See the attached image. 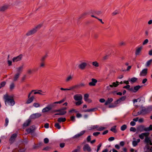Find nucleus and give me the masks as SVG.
<instances>
[{
	"mask_svg": "<svg viewBox=\"0 0 152 152\" xmlns=\"http://www.w3.org/2000/svg\"><path fill=\"white\" fill-rule=\"evenodd\" d=\"M74 99L76 101L82 100L83 97L81 94H76L74 96Z\"/></svg>",
	"mask_w": 152,
	"mask_h": 152,
	"instance_id": "obj_13",
	"label": "nucleus"
},
{
	"mask_svg": "<svg viewBox=\"0 0 152 152\" xmlns=\"http://www.w3.org/2000/svg\"><path fill=\"white\" fill-rule=\"evenodd\" d=\"M42 115L41 113H37L32 114L30 116V118L32 120H34L40 117Z\"/></svg>",
	"mask_w": 152,
	"mask_h": 152,
	"instance_id": "obj_5",
	"label": "nucleus"
},
{
	"mask_svg": "<svg viewBox=\"0 0 152 152\" xmlns=\"http://www.w3.org/2000/svg\"><path fill=\"white\" fill-rule=\"evenodd\" d=\"M5 103L6 105L7 103H10L11 106H13L15 103L13 97L11 96H9L7 94H6L4 96Z\"/></svg>",
	"mask_w": 152,
	"mask_h": 152,
	"instance_id": "obj_1",
	"label": "nucleus"
},
{
	"mask_svg": "<svg viewBox=\"0 0 152 152\" xmlns=\"http://www.w3.org/2000/svg\"><path fill=\"white\" fill-rule=\"evenodd\" d=\"M42 26V24H39L33 28L32 29L28 31L26 34V35L28 36L34 34L40 29Z\"/></svg>",
	"mask_w": 152,
	"mask_h": 152,
	"instance_id": "obj_2",
	"label": "nucleus"
},
{
	"mask_svg": "<svg viewBox=\"0 0 152 152\" xmlns=\"http://www.w3.org/2000/svg\"><path fill=\"white\" fill-rule=\"evenodd\" d=\"M82 100L78 101L77 102H76L75 103V104L76 106H79L81 105L83 103V102H82Z\"/></svg>",
	"mask_w": 152,
	"mask_h": 152,
	"instance_id": "obj_41",
	"label": "nucleus"
},
{
	"mask_svg": "<svg viewBox=\"0 0 152 152\" xmlns=\"http://www.w3.org/2000/svg\"><path fill=\"white\" fill-rule=\"evenodd\" d=\"M147 69H143L140 72V76H145L147 74Z\"/></svg>",
	"mask_w": 152,
	"mask_h": 152,
	"instance_id": "obj_16",
	"label": "nucleus"
},
{
	"mask_svg": "<svg viewBox=\"0 0 152 152\" xmlns=\"http://www.w3.org/2000/svg\"><path fill=\"white\" fill-rule=\"evenodd\" d=\"M119 82L116 81V82H113L112 84L114 87H117L119 85Z\"/></svg>",
	"mask_w": 152,
	"mask_h": 152,
	"instance_id": "obj_40",
	"label": "nucleus"
},
{
	"mask_svg": "<svg viewBox=\"0 0 152 152\" xmlns=\"http://www.w3.org/2000/svg\"><path fill=\"white\" fill-rule=\"evenodd\" d=\"M54 106L53 104H50L48 105L47 107L43 108L42 110V112L45 113L48 111L49 110H50L52 109V107Z\"/></svg>",
	"mask_w": 152,
	"mask_h": 152,
	"instance_id": "obj_8",
	"label": "nucleus"
},
{
	"mask_svg": "<svg viewBox=\"0 0 152 152\" xmlns=\"http://www.w3.org/2000/svg\"><path fill=\"white\" fill-rule=\"evenodd\" d=\"M14 87L15 85L14 83H11L10 86V89L11 90L13 89L14 88Z\"/></svg>",
	"mask_w": 152,
	"mask_h": 152,
	"instance_id": "obj_51",
	"label": "nucleus"
},
{
	"mask_svg": "<svg viewBox=\"0 0 152 152\" xmlns=\"http://www.w3.org/2000/svg\"><path fill=\"white\" fill-rule=\"evenodd\" d=\"M17 134L16 133L12 134L9 139V141L10 144L12 143L15 140V139L17 137Z\"/></svg>",
	"mask_w": 152,
	"mask_h": 152,
	"instance_id": "obj_9",
	"label": "nucleus"
},
{
	"mask_svg": "<svg viewBox=\"0 0 152 152\" xmlns=\"http://www.w3.org/2000/svg\"><path fill=\"white\" fill-rule=\"evenodd\" d=\"M141 111L142 112V114H145L148 113H147V111L146 109L144 107H142V109L141 110Z\"/></svg>",
	"mask_w": 152,
	"mask_h": 152,
	"instance_id": "obj_33",
	"label": "nucleus"
},
{
	"mask_svg": "<svg viewBox=\"0 0 152 152\" xmlns=\"http://www.w3.org/2000/svg\"><path fill=\"white\" fill-rule=\"evenodd\" d=\"M73 78V77L71 75H69L68 76L67 78H66L65 81L66 82H68L71 80Z\"/></svg>",
	"mask_w": 152,
	"mask_h": 152,
	"instance_id": "obj_28",
	"label": "nucleus"
},
{
	"mask_svg": "<svg viewBox=\"0 0 152 152\" xmlns=\"http://www.w3.org/2000/svg\"><path fill=\"white\" fill-rule=\"evenodd\" d=\"M91 139V136L90 135H89L87 138V141L88 142H90Z\"/></svg>",
	"mask_w": 152,
	"mask_h": 152,
	"instance_id": "obj_63",
	"label": "nucleus"
},
{
	"mask_svg": "<svg viewBox=\"0 0 152 152\" xmlns=\"http://www.w3.org/2000/svg\"><path fill=\"white\" fill-rule=\"evenodd\" d=\"M99 126L97 125L93 126L91 128V129H97L98 128Z\"/></svg>",
	"mask_w": 152,
	"mask_h": 152,
	"instance_id": "obj_50",
	"label": "nucleus"
},
{
	"mask_svg": "<svg viewBox=\"0 0 152 152\" xmlns=\"http://www.w3.org/2000/svg\"><path fill=\"white\" fill-rule=\"evenodd\" d=\"M146 109L147 111V113H149L152 110V106H148Z\"/></svg>",
	"mask_w": 152,
	"mask_h": 152,
	"instance_id": "obj_32",
	"label": "nucleus"
},
{
	"mask_svg": "<svg viewBox=\"0 0 152 152\" xmlns=\"http://www.w3.org/2000/svg\"><path fill=\"white\" fill-rule=\"evenodd\" d=\"M113 100V99L112 98H108L107 100H106L104 104L105 105H107L108 104H110Z\"/></svg>",
	"mask_w": 152,
	"mask_h": 152,
	"instance_id": "obj_22",
	"label": "nucleus"
},
{
	"mask_svg": "<svg viewBox=\"0 0 152 152\" xmlns=\"http://www.w3.org/2000/svg\"><path fill=\"white\" fill-rule=\"evenodd\" d=\"M142 86H141L140 85H138L136 86H134V88L133 87H131V89L132 90L131 91H132L134 93L136 92L139 89H140Z\"/></svg>",
	"mask_w": 152,
	"mask_h": 152,
	"instance_id": "obj_11",
	"label": "nucleus"
},
{
	"mask_svg": "<svg viewBox=\"0 0 152 152\" xmlns=\"http://www.w3.org/2000/svg\"><path fill=\"white\" fill-rule=\"evenodd\" d=\"M142 48V46H140L136 50L135 53V54L136 56L139 55H140V52L141 51Z\"/></svg>",
	"mask_w": 152,
	"mask_h": 152,
	"instance_id": "obj_20",
	"label": "nucleus"
},
{
	"mask_svg": "<svg viewBox=\"0 0 152 152\" xmlns=\"http://www.w3.org/2000/svg\"><path fill=\"white\" fill-rule=\"evenodd\" d=\"M92 64L96 67H98L99 66V64L97 61H94L92 62Z\"/></svg>",
	"mask_w": 152,
	"mask_h": 152,
	"instance_id": "obj_47",
	"label": "nucleus"
},
{
	"mask_svg": "<svg viewBox=\"0 0 152 152\" xmlns=\"http://www.w3.org/2000/svg\"><path fill=\"white\" fill-rule=\"evenodd\" d=\"M138 143L136 141L134 140L132 142V145L134 146H136L137 145Z\"/></svg>",
	"mask_w": 152,
	"mask_h": 152,
	"instance_id": "obj_58",
	"label": "nucleus"
},
{
	"mask_svg": "<svg viewBox=\"0 0 152 152\" xmlns=\"http://www.w3.org/2000/svg\"><path fill=\"white\" fill-rule=\"evenodd\" d=\"M27 74L31 75L32 73V70L31 69H28L27 71Z\"/></svg>",
	"mask_w": 152,
	"mask_h": 152,
	"instance_id": "obj_59",
	"label": "nucleus"
},
{
	"mask_svg": "<svg viewBox=\"0 0 152 152\" xmlns=\"http://www.w3.org/2000/svg\"><path fill=\"white\" fill-rule=\"evenodd\" d=\"M97 80L94 78L91 79V82L89 83L88 85L90 86H94L96 85V83H97Z\"/></svg>",
	"mask_w": 152,
	"mask_h": 152,
	"instance_id": "obj_17",
	"label": "nucleus"
},
{
	"mask_svg": "<svg viewBox=\"0 0 152 152\" xmlns=\"http://www.w3.org/2000/svg\"><path fill=\"white\" fill-rule=\"evenodd\" d=\"M26 131L28 134L31 133V135H32V133H34V129H32L31 128H29L28 129H27Z\"/></svg>",
	"mask_w": 152,
	"mask_h": 152,
	"instance_id": "obj_27",
	"label": "nucleus"
},
{
	"mask_svg": "<svg viewBox=\"0 0 152 152\" xmlns=\"http://www.w3.org/2000/svg\"><path fill=\"white\" fill-rule=\"evenodd\" d=\"M89 13L90 14H92L94 16V15H99L102 14V12L101 11H98L94 10H91L89 11Z\"/></svg>",
	"mask_w": 152,
	"mask_h": 152,
	"instance_id": "obj_7",
	"label": "nucleus"
},
{
	"mask_svg": "<svg viewBox=\"0 0 152 152\" xmlns=\"http://www.w3.org/2000/svg\"><path fill=\"white\" fill-rule=\"evenodd\" d=\"M9 123V120L7 118H6L5 119V126H6Z\"/></svg>",
	"mask_w": 152,
	"mask_h": 152,
	"instance_id": "obj_61",
	"label": "nucleus"
},
{
	"mask_svg": "<svg viewBox=\"0 0 152 152\" xmlns=\"http://www.w3.org/2000/svg\"><path fill=\"white\" fill-rule=\"evenodd\" d=\"M44 141L45 143L47 144L49 142V140L48 138H45L44 139Z\"/></svg>",
	"mask_w": 152,
	"mask_h": 152,
	"instance_id": "obj_57",
	"label": "nucleus"
},
{
	"mask_svg": "<svg viewBox=\"0 0 152 152\" xmlns=\"http://www.w3.org/2000/svg\"><path fill=\"white\" fill-rule=\"evenodd\" d=\"M148 42V39H145L143 42L142 44L144 45L147 44Z\"/></svg>",
	"mask_w": 152,
	"mask_h": 152,
	"instance_id": "obj_60",
	"label": "nucleus"
},
{
	"mask_svg": "<svg viewBox=\"0 0 152 152\" xmlns=\"http://www.w3.org/2000/svg\"><path fill=\"white\" fill-rule=\"evenodd\" d=\"M127 126L125 124L123 125L121 128V129L122 131L125 130L127 128Z\"/></svg>",
	"mask_w": 152,
	"mask_h": 152,
	"instance_id": "obj_38",
	"label": "nucleus"
},
{
	"mask_svg": "<svg viewBox=\"0 0 152 152\" xmlns=\"http://www.w3.org/2000/svg\"><path fill=\"white\" fill-rule=\"evenodd\" d=\"M83 149L84 151H88V152L91 151V149L88 144H86L84 145Z\"/></svg>",
	"mask_w": 152,
	"mask_h": 152,
	"instance_id": "obj_10",
	"label": "nucleus"
},
{
	"mask_svg": "<svg viewBox=\"0 0 152 152\" xmlns=\"http://www.w3.org/2000/svg\"><path fill=\"white\" fill-rule=\"evenodd\" d=\"M20 75V73H17V74L15 75L14 77V81H16L18 80L19 77Z\"/></svg>",
	"mask_w": 152,
	"mask_h": 152,
	"instance_id": "obj_29",
	"label": "nucleus"
},
{
	"mask_svg": "<svg viewBox=\"0 0 152 152\" xmlns=\"http://www.w3.org/2000/svg\"><path fill=\"white\" fill-rule=\"evenodd\" d=\"M33 106L36 107H37L40 106V104L38 103H34L33 104Z\"/></svg>",
	"mask_w": 152,
	"mask_h": 152,
	"instance_id": "obj_53",
	"label": "nucleus"
},
{
	"mask_svg": "<svg viewBox=\"0 0 152 152\" xmlns=\"http://www.w3.org/2000/svg\"><path fill=\"white\" fill-rule=\"evenodd\" d=\"M80 147L79 146H77V148L72 151V152H77L79 151L80 149Z\"/></svg>",
	"mask_w": 152,
	"mask_h": 152,
	"instance_id": "obj_48",
	"label": "nucleus"
},
{
	"mask_svg": "<svg viewBox=\"0 0 152 152\" xmlns=\"http://www.w3.org/2000/svg\"><path fill=\"white\" fill-rule=\"evenodd\" d=\"M85 132V131H81L79 134H78L72 137V138L73 139H76L79 138L80 136L83 135Z\"/></svg>",
	"mask_w": 152,
	"mask_h": 152,
	"instance_id": "obj_15",
	"label": "nucleus"
},
{
	"mask_svg": "<svg viewBox=\"0 0 152 152\" xmlns=\"http://www.w3.org/2000/svg\"><path fill=\"white\" fill-rule=\"evenodd\" d=\"M48 56V54H46L44 56H43L41 59V62H44L45 59Z\"/></svg>",
	"mask_w": 152,
	"mask_h": 152,
	"instance_id": "obj_37",
	"label": "nucleus"
},
{
	"mask_svg": "<svg viewBox=\"0 0 152 152\" xmlns=\"http://www.w3.org/2000/svg\"><path fill=\"white\" fill-rule=\"evenodd\" d=\"M6 84V82L5 81H3L1 83L0 85L1 87H4Z\"/></svg>",
	"mask_w": 152,
	"mask_h": 152,
	"instance_id": "obj_52",
	"label": "nucleus"
},
{
	"mask_svg": "<svg viewBox=\"0 0 152 152\" xmlns=\"http://www.w3.org/2000/svg\"><path fill=\"white\" fill-rule=\"evenodd\" d=\"M116 107V105L114 103L113 104H111L109 106V107L110 108H114Z\"/></svg>",
	"mask_w": 152,
	"mask_h": 152,
	"instance_id": "obj_49",
	"label": "nucleus"
},
{
	"mask_svg": "<svg viewBox=\"0 0 152 152\" xmlns=\"http://www.w3.org/2000/svg\"><path fill=\"white\" fill-rule=\"evenodd\" d=\"M67 109L66 107H62L58 110H53L52 113H54L56 112H59V113L55 114V115H62L65 114L66 113V111H65Z\"/></svg>",
	"mask_w": 152,
	"mask_h": 152,
	"instance_id": "obj_3",
	"label": "nucleus"
},
{
	"mask_svg": "<svg viewBox=\"0 0 152 152\" xmlns=\"http://www.w3.org/2000/svg\"><path fill=\"white\" fill-rule=\"evenodd\" d=\"M105 129V128L104 127H103L101 126L99 127L98 129H97V130L99 131H102L103 130H104V129Z\"/></svg>",
	"mask_w": 152,
	"mask_h": 152,
	"instance_id": "obj_55",
	"label": "nucleus"
},
{
	"mask_svg": "<svg viewBox=\"0 0 152 152\" xmlns=\"http://www.w3.org/2000/svg\"><path fill=\"white\" fill-rule=\"evenodd\" d=\"M152 61V59H151L148 61L146 63V66H148L151 64Z\"/></svg>",
	"mask_w": 152,
	"mask_h": 152,
	"instance_id": "obj_43",
	"label": "nucleus"
},
{
	"mask_svg": "<svg viewBox=\"0 0 152 152\" xmlns=\"http://www.w3.org/2000/svg\"><path fill=\"white\" fill-rule=\"evenodd\" d=\"M141 114H142V112L141 110L140 111H139L137 113V114H134V113H132V115L134 116H137L138 115H140Z\"/></svg>",
	"mask_w": 152,
	"mask_h": 152,
	"instance_id": "obj_42",
	"label": "nucleus"
},
{
	"mask_svg": "<svg viewBox=\"0 0 152 152\" xmlns=\"http://www.w3.org/2000/svg\"><path fill=\"white\" fill-rule=\"evenodd\" d=\"M144 127L145 126L144 125H139L137 127V130L138 132H143L144 130Z\"/></svg>",
	"mask_w": 152,
	"mask_h": 152,
	"instance_id": "obj_19",
	"label": "nucleus"
},
{
	"mask_svg": "<svg viewBox=\"0 0 152 152\" xmlns=\"http://www.w3.org/2000/svg\"><path fill=\"white\" fill-rule=\"evenodd\" d=\"M54 126L55 127L58 129H60L61 127V126L60 125L59 123H56L54 125Z\"/></svg>",
	"mask_w": 152,
	"mask_h": 152,
	"instance_id": "obj_36",
	"label": "nucleus"
},
{
	"mask_svg": "<svg viewBox=\"0 0 152 152\" xmlns=\"http://www.w3.org/2000/svg\"><path fill=\"white\" fill-rule=\"evenodd\" d=\"M89 14H90V13H89V12H84L81 15L80 17L79 18V19L81 18H85L86 16Z\"/></svg>",
	"mask_w": 152,
	"mask_h": 152,
	"instance_id": "obj_25",
	"label": "nucleus"
},
{
	"mask_svg": "<svg viewBox=\"0 0 152 152\" xmlns=\"http://www.w3.org/2000/svg\"><path fill=\"white\" fill-rule=\"evenodd\" d=\"M137 129L134 128L133 127H131L130 129V131L133 132H135L136 131Z\"/></svg>",
	"mask_w": 152,
	"mask_h": 152,
	"instance_id": "obj_54",
	"label": "nucleus"
},
{
	"mask_svg": "<svg viewBox=\"0 0 152 152\" xmlns=\"http://www.w3.org/2000/svg\"><path fill=\"white\" fill-rule=\"evenodd\" d=\"M130 85H127L124 86L123 88H126L129 91H131L132 90V89H131V88H130Z\"/></svg>",
	"mask_w": 152,
	"mask_h": 152,
	"instance_id": "obj_34",
	"label": "nucleus"
},
{
	"mask_svg": "<svg viewBox=\"0 0 152 152\" xmlns=\"http://www.w3.org/2000/svg\"><path fill=\"white\" fill-rule=\"evenodd\" d=\"M149 134V132H145L142 133L139 135V137L142 140H143L144 138V137H145L148 136Z\"/></svg>",
	"mask_w": 152,
	"mask_h": 152,
	"instance_id": "obj_18",
	"label": "nucleus"
},
{
	"mask_svg": "<svg viewBox=\"0 0 152 152\" xmlns=\"http://www.w3.org/2000/svg\"><path fill=\"white\" fill-rule=\"evenodd\" d=\"M100 134V132H94L93 134L94 136L95 137H97L99 134Z\"/></svg>",
	"mask_w": 152,
	"mask_h": 152,
	"instance_id": "obj_56",
	"label": "nucleus"
},
{
	"mask_svg": "<svg viewBox=\"0 0 152 152\" xmlns=\"http://www.w3.org/2000/svg\"><path fill=\"white\" fill-rule=\"evenodd\" d=\"M28 98V99L26 102V104H30L32 102L34 99V96H33L31 97L30 98Z\"/></svg>",
	"mask_w": 152,
	"mask_h": 152,
	"instance_id": "obj_21",
	"label": "nucleus"
},
{
	"mask_svg": "<svg viewBox=\"0 0 152 152\" xmlns=\"http://www.w3.org/2000/svg\"><path fill=\"white\" fill-rule=\"evenodd\" d=\"M137 80V78L136 77H133L131 79L130 81L134 83V82H135Z\"/></svg>",
	"mask_w": 152,
	"mask_h": 152,
	"instance_id": "obj_46",
	"label": "nucleus"
},
{
	"mask_svg": "<svg viewBox=\"0 0 152 152\" xmlns=\"http://www.w3.org/2000/svg\"><path fill=\"white\" fill-rule=\"evenodd\" d=\"M32 120L31 118H30V117H29L27 120H26L25 122H24L23 124V127H26L29 126L31 122V120Z\"/></svg>",
	"mask_w": 152,
	"mask_h": 152,
	"instance_id": "obj_12",
	"label": "nucleus"
},
{
	"mask_svg": "<svg viewBox=\"0 0 152 152\" xmlns=\"http://www.w3.org/2000/svg\"><path fill=\"white\" fill-rule=\"evenodd\" d=\"M102 144L100 143L99 144V145L97 146V152H98L100 149V148L101 146H102Z\"/></svg>",
	"mask_w": 152,
	"mask_h": 152,
	"instance_id": "obj_62",
	"label": "nucleus"
},
{
	"mask_svg": "<svg viewBox=\"0 0 152 152\" xmlns=\"http://www.w3.org/2000/svg\"><path fill=\"white\" fill-rule=\"evenodd\" d=\"M71 120L73 122H74L75 121V116H72L70 117Z\"/></svg>",
	"mask_w": 152,
	"mask_h": 152,
	"instance_id": "obj_64",
	"label": "nucleus"
},
{
	"mask_svg": "<svg viewBox=\"0 0 152 152\" xmlns=\"http://www.w3.org/2000/svg\"><path fill=\"white\" fill-rule=\"evenodd\" d=\"M116 126L115 125L112 127L110 130L114 133H116L117 132V130L116 129Z\"/></svg>",
	"mask_w": 152,
	"mask_h": 152,
	"instance_id": "obj_31",
	"label": "nucleus"
},
{
	"mask_svg": "<svg viewBox=\"0 0 152 152\" xmlns=\"http://www.w3.org/2000/svg\"><path fill=\"white\" fill-rule=\"evenodd\" d=\"M126 44V43L123 42H119L118 44V46H125V45Z\"/></svg>",
	"mask_w": 152,
	"mask_h": 152,
	"instance_id": "obj_45",
	"label": "nucleus"
},
{
	"mask_svg": "<svg viewBox=\"0 0 152 152\" xmlns=\"http://www.w3.org/2000/svg\"><path fill=\"white\" fill-rule=\"evenodd\" d=\"M97 108H93L91 109H88L86 110H84V112H93V111H95L97 110Z\"/></svg>",
	"mask_w": 152,
	"mask_h": 152,
	"instance_id": "obj_26",
	"label": "nucleus"
},
{
	"mask_svg": "<svg viewBox=\"0 0 152 152\" xmlns=\"http://www.w3.org/2000/svg\"><path fill=\"white\" fill-rule=\"evenodd\" d=\"M151 140L150 138L148 137V136L146 137L145 140L144 142L147 144V149L149 150V151L152 152V147H150L149 145V142Z\"/></svg>",
	"mask_w": 152,
	"mask_h": 152,
	"instance_id": "obj_4",
	"label": "nucleus"
},
{
	"mask_svg": "<svg viewBox=\"0 0 152 152\" xmlns=\"http://www.w3.org/2000/svg\"><path fill=\"white\" fill-rule=\"evenodd\" d=\"M22 58V54H20L17 57H14L12 60L13 62H17L21 60Z\"/></svg>",
	"mask_w": 152,
	"mask_h": 152,
	"instance_id": "obj_14",
	"label": "nucleus"
},
{
	"mask_svg": "<svg viewBox=\"0 0 152 152\" xmlns=\"http://www.w3.org/2000/svg\"><path fill=\"white\" fill-rule=\"evenodd\" d=\"M87 66H90V65L86 62H82L78 65V67L81 70H84Z\"/></svg>",
	"mask_w": 152,
	"mask_h": 152,
	"instance_id": "obj_6",
	"label": "nucleus"
},
{
	"mask_svg": "<svg viewBox=\"0 0 152 152\" xmlns=\"http://www.w3.org/2000/svg\"><path fill=\"white\" fill-rule=\"evenodd\" d=\"M89 94H84V99L85 101H87L89 97Z\"/></svg>",
	"mask_w": 152,
	"mask_h": 152,
	"instance_id": "obj_44",
	"label": "nucleus"
},
{
	"mask_svg": "<svg viewBox=\"0 0 152 152\" xmlns=\"http://www.w3.org/2000/svg\"><path fill=\"white\" fill-rule=\"evenodd\" d=\"M126 99V96H124L121 97L119 98L118 99L120 102L122 101H124Z\"/></svg>",
	"mask_w": 152,
	"mask_h": 152,
	"instance_id": "obj_39",
	"label": "nucleus"
},
{
	"mask_svg": "<svg viewBox=\"0 0 152 152\" xmlns=\"http://www.w3.org/2000/svg\"><path fill=\"white\" fill-rule=\"evenodd\" d=\"M66 120V119L65 118H60L58 119L57 121L59 123H61L62 122H64Z\"/></svg>",
	"mask_w": 152,
	"mask_h": 152,
	"instance_id": "obj_24",
	"label": "nucleus"
},
{
	"mask_svg": "<svg viewBox=\"0 0 152 152\" xmlns=\"http://www.w3.org/2000/svg\"><path fill=\"white\" fill-rule=\"evenodd\" d=\"M23 66H20L18 68H17V71L18 72L17 73H20V74L23 71Z\"/></svg>",
	"mask_w": 152,
	"mask_h": 152,
	"instance_id": "obj_30",
	"label": "nucleus"
},
{
	"mask_svg": "<svg viewBox=\"0 0 152 152\" xmlns=\"http://www.w3.org/2000/svg\"><path fill=\"white\" fill-rule=\"evenodd\" d=\"M91 17H93V18H94L96 19H98L99 21H100L101 23L102 24H104V22H103L102 21V19H99V18H97V17L94 16V15H91Z\"/></svg>",
	"mask_w": 152,
	"mask_h": 152,
	"instance_id": "obj_35",
	"label": "nucleus"
},
{
	"mask_svg": "<svg viewBox=\"0 0 152 152\" xmlns=\"http://www.w3.org/2000/svg\"><path fill=\"white\" fill-rule=\"evenodd\" d=\"M8 7L7 5H4L1 7H0V11H4L7 9Z\"/></svg>",
	"mask_w": 152,
	"mask_h": 152,
	"instance_id": "obj_23",
	"label": "nucleus"
}]
</instances>
